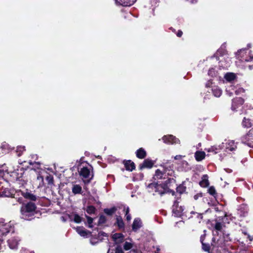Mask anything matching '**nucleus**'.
<instances>
[{"mask_svg":"<svg viewBox=\"0 0 253 253\" xmlns=\"http://www.w3.org/2000/svg\"><path fill=\"white\" fill-rule=\"evenodd\" d=\"M175 180L173 178H168L166 181L165 184H158L157 183H152L148 185V188L150 189L149 192H153L157 193L162 195L166 193L169 192L168 184L172 182H174Z\"/></svg>","mask_w":253,"mask_h":253,"instance_id":"obj_1","label":"nucleus"},{"mask_svg":"<svg viewBox=\"0 0 253 253\" xmlns=\"http://www.w3.org/2000/svg\"><path fill=\"white\" fill-rule=\"evenodd\" d=\"M36 206L33 203H28L23 205L21 209L22 218L26 220H30L31 216L35 213Z\"/></svg>","mask_w":253,"mask_h":253,"instance_id":"obj_2","label":"nucleus"},{"mask_svg":"<svg viewBox=\"0 0 253 253\" xmlns=\"http://www.w3.org/2000/svg\"><path fill=\"white\" fill-rule=\"evenodd\" d=\"M162 169H158L156 170L155 174L154 176L155 180H159L161 179H166L167 176H172L174 175V172L172 169V167L169 166L166 167L165 166L162 167Z\"/></svg>","mask_w":253,"mask_h":253,"instance_id":"obj_3","label":"nucleus"},{"mask_svg":"<svg viewBox=\"0 0 253 253\" xmlns=\"http://www.w3.org/2000/svg\"><path fill=\"white\" fill-rule=\"evenodd\" d=\"M79 174L84 183L89 182L93 177L92 167L90 165L83 167L79 171Z\"/></svg>","mask_w":253,"mask_h":253,"instance_id":"obj_4","label":"nucleus"},{"mask_svg":"<svg viewBox=\"0 0 253 253\" xmlns=\"http://www.w3.org/2000/svg\"><path fill=\"white\" fill-rule=\"evenodd\" d=\"M247 49H241L236 52V57L237 58L239 59L240 61L242 62H253V55L249 53L248 55H246Z\"/></svg>","mask_w":253,"mask_h":253,"instance_id":"obj_5","label":"nucleus"},{"mask_svg":"<svg viewBox=\"0 0 253 253\" xmlns=\"http://www.w3.org/2000/svg\"><path fill=\"white\" fill-rule=\"evenodd\" d=\"M225 48V46L224 44H223L221 47L217 51L215 55L210 58V59L212 60L211 62H223V56L226 53V50Z\"/></svg>","mask_w":253,"mask_h":253,"instance_id":"obj_6","label":"nucleus"},{"mask_svg":"<svg viewBox=\"0 0 253 253\" xmlns=\"http://www.w3.org/2000/svg\"><path fill=\"white\" fill-rule=\"evenodd\" d=\"M221 148L224 149L226 152H232L237 148V144L233 140H225L222 143Z\"/></svg>","mask_w":253,"mask_h":253,"instance_id":"obj_7","label":"nucleus"},{"mask_svg":"<svg viewBox=\"0 0 253 253\" xmlns=\"http://www.w3.org/2000/svg\"><path fill=\"white\" fill-rule=\"evenodd\" d=\"M242 142L248 146L253 147V128L241 138Z\"/></svg>","mask_w":253,"mask_h":253,"instance_id":"obj_8","label":"nucleus"},{"mask_svg":"<svg viewBox=\"0 0 253 253\" xmlns=\"http://www.w3.org/2000/svg\"><path fill=\"white\" fill-rule=\"evenodd\" d=\"M184 208L181 206H179L177 202H175L172 206L173 215L175 217L181 216L183 214Z\"/></svg>","mask_w":253,"mask_h":253,"instance_id":"obj_9","label":"nucleus"},{"mask_svg":"<svg viewBox=\"0 0 253 253\" xmlns=\"http://www.w3.org/2000/svg\"><path fill=\"white\" fill-rule=\"evenodd\" d=\"M164 142L167 144H177L179 143L180 140L172 135H165L163 137Z\"/></svg>","mask_w":253,"mask_h":253,"instance_id":"obj_10","label":"nucleus"},{"mask_svg":"<svg viewBox=\"0 0 253 253\" xmlns=\"http://www.w3.org/2000/svg\"><path fill=\"white\" fill-rule=\"evenodd\" d=\"M16 190L6 188L0 192V197L14 198Z\"/></svg>","mask_w":253,"mask_h":253,"instance_id":"obj_11","label":"nucleus"},{"mask_svg":"<svg viewBox=\"0 0 253 253\" xmlns=\"http://www.w3.org/2000/svg\"><path fill=\"white\" fill-rule=\"evenodd\" d=\"M248 206L245 204L240 205L238 209V214L241 217L246 216L248 214Z\"/></svg>","mask_w":253,"mask_h":253,"instance_id":"obj_12","label":"nucleus"},{"mask_svg":"<svg viewBox=\"0 0 253 253\" xmlns=\"http://www.w3.org/2000/svg\"><path fill=\"white\" fill-rule=\"evenodd\" d=\"M244 102V100L242 98H237L234 99L232 102V109L234 111H235L236 108L243 105Z\"/></svg>","mask_w":253,"mask_h":253,"instance_id":"obj_13","label":"nucleus"},{"mask_svg":"<svg viewBox=\"0 0 253 253\" xmlns=\"http://www.w3.org/2000/svg\"><path fill=\"white\" fill-rule=\"evenodd\" d=\"M76 230L81 236L84 237H87L88 235L91 234V232L85 229L83 227H77Z\"/></svg>","mask_w":253,"mask_h":253,"instance_id":"obj_14","label":"nucleus"},{"mask_svg":"<svg viewBox=\"0 0 253 253\" xmlns=\"http://www.w3.org/2000/svg\"><path fill=\"white\" fill-rule=\"evenodd\" d=\"M142 222L139 218H135L132 225V230L134 232L137 231L142 226Z\"/></svg>","mask_w":253,"mask_h":253,"instance_id":"obj_15","label":"nucleus"},{"mask_svg":"<svg viewBox=\"0 0 253 253\" xmlns=\"http://www.w3.org/2000/svg\"><path fill=\"white\" fill-rule=\"evenodd\" d=\"M136 0H115L117 4L124 6H130L133 4Z\"/></svg>","mask_w":253,"mask_h":253,"instance_id":"obj_16","label":"nucleus"},{"mask_svg":"<svg viewBox=\"0 0 253 253\" xmlns=\"http://www.w3.org/2000/svg\"><path fill=\"white\" fill-rule=\"evenodd\" d=\"M154 165V163L152 160L146 159L144 161L143 163L139 166L140 169H142L144 168H151Z\"/></svg>","mask_w":253,"mask_h":253,"instance_id":"obj_17","label":"nucleus"},{"mask_svg":"<svg viewBox=\"0 0 253 253\" xmlns=\"http://www.w3.org/2000/svg\"><path fill=\"white\" fill-rule=\"evenodd\" d=\"M224 78L226 81L231 82L236 79V74L233 73H227L225 74Z\"/></svg>","mask_w":253,"mask_h":253,"instance_id":"obj_18","label":"nucleus"},{"mask_svg":"<svg viewBox=\"0 0 253 253\" xmlns=\"http://www.w3.org/2000/svg\"><path fill=\"white\" fill-rule=\"evenodd\" d=\"M200 185L203 187H206L209 186V182L207 175H204L202 177V180L200 182Z\"/></svg>","mask_w":253,"mask_h":253,"instance_id":"obj_19","label":"nucleus"},{"mask_svg":"<svg viewBox=\"0 0 253 253\" xmlns=\"http://www.w3.org/2000/svg\"><path fill=\"white\" fill-rule=\"evenodd\" d=\"M206 154L204 151H197L195 153V157L197 161H201L205 157Z\"/></svg>","mask_w":253,"mask_h":253,"instance_id":"obj_20","label":"nucleus"},{"mask_svg":"<svg viewBox=\"0 0 253 253\" xmlns=\"http://www.w3.org/2000/svg\"><path fill=\"white\" fill-rule=\"evenodd\" d=\"M125 166L127 170L132 171L135 169L134 163L129 160L126 161L125 164Z\"/></svg>","mask_w":253,"mask_h":253,"instance_id":"obj_21","label":"nucleus"},{"mask_svg":"<svg viewBox=\"0 0 253 253\" xmlns=\"http://www.w3.org/2000/svg\"><path fill=\"white\" fill-rule=\"evenodd\" d=\"M136 155L137 158L143 159L146 157V152L143 148H141L138 149L136 152Z\"/></svg>","mask_w":253,"mask_h":253,"instance_id":"obj_22","label":"nucleus"},{"mask_svg":"<svg viewBox=\"0 0 253 253\" xmlns=\"http://www.w3.org/2000/svg\"><path fill=\"white\" fill-rule=\"evenodd\" d=\"M212 91L214 96L216 97H219L222 94V90L217 86L213 87Z\"/></svg>","mask_w":253,"mask_h":253,"instance_id":"obj_23","label":"nucleus"},{"mask_svg":"<svg viewBox=\"0 0 253 253\" xmlns=\"http://www.w3.org/2000/svg\"><path fill=\"white\" fill-rule=\"evenodd\" d=\"M72 192L74 194H80L82 191V187L78 184H75L72 187Z\"/></svg>","mask_w":253,"mask_h":253,"instance_id":"obj_24","label":"nucleus"},{"mask_svg":"<svg viewBox=\"0 0 253 253\" xmlns=\"http://www.w3.org/2000/svg\"><path fill=\"white\" fill-rule=\"evenodd\" d=\"M71 219L77 223H80L82 222V217L77 213H74L71 215Z\"/></svg>","mask_w":253,"mask_h":253,"instance_id":"obj_25","label":"nucleus"},{"mask_svg":"<svg viewBox=\"0 0 253 253\" xmlns=\"http://www.w3.org/2000/svg\"><path fill=\"white\" fill-rule=\"evenodd\" d=\"M28 163H29L31 165H33V164H36L38 166H39L40 165V163L39 162H34V163H32V162L27 163L26 161H24V162H23L22 163H20L19 164L20 165H23V166H24V167H25L24 169H26V168H28V166H27ZM19 169H24V168L22 167H21V166H18V168L17 169V170L18 171Z\"/></svg>","mask_w":253,"mask_h":253,"instance_id":"obj_26","label":"nucleus"},{"mask_svg":"<svg viewBox=\"0 0 253 253\" xmlns=\"http://www.w3.org/2000/svg\"><path fill=\"white\" fill-rule=\"evenodd\" d=\"M242 126L244 127H250L252 126V122L250 120L244 118L242 122Z\"/></svg>","mask_w":253,"mask_h":253,"instance_id":"obj_27","label":"nucleus"},{"mask_svg":"<svg viewBox=\"0 0 253 253\" xmlns=\"http://www.w3.org/2000/svg\"><path fill=\"white\" fill-rule=\"evenodd\" d=\"M116 223L117 225L120 228H123L124 227V223L123 220L122 218L120 216H118L116 218Z\"/></svg>","mask_w":253,"mask_h":253,"instance_id":"obj_28","label":"nucleus"},{"mask_svg":"<svg viewBox=\"0 0 253 253\" xmlns=\"http://www.w3.org/2000/svg\"><path fill=\"white\" fill-rule=\"evenodd\" d=\"M113 238L116 242H121L123 240V236L122 234L120 233H116L114 234Z\"/></svg>","mask_w":253,"mask_h":253,"instance_id":"obj_29","label":"nucleus"},{"mask_svg":"<svg viewBox=\"0 0 253 253\" xmlns=\"http://www.w3.org/2000/svg\"><path fill=\"white\" fill-rule=\"evenodd\" d=\"M116 211V208H112L111 209H105L104 210V212L108 215H112Z\"/></svg>","mask_w":253,"mask_h":253,"instance_id":"obj_30","label":"nucleus"},{"mask_svg":"<svg viewBox=\"0 0 253 253\" xmlns=\"http://www.w3.org/2000/svg\"><path fill=\"white\" fill-rule=\"evenodd\" d=\"M24 197L26 198L29 199L32 201H36V199H37L35 195H33V194L30 193H25Z\"/></svg>","mask_w":253,"mask_h":253,"instance_id":"obj_31","label":"nucleus"},{"mask_svg":"<svg viewBox=\"0 0 253 253\" xmlns=\"http://www.w3.org/2000/svg\"><path fill=\"white\" fill-rule=\"evenodd\" d=\"M9 248L14 249L16 248V242L12 239H9L7 241Z\"/></svg>","mask_w":253,"mask_h":253,"instance_id":"obj_32","label":"nucleus"},{"mask_svg":"<svg viewBox=\"0 0 253 253\" xmlns=\"http://www.w3.org/2000/svg\"><path fill=\"white\" fill-rule=\"evenodd\" d=\"M124 210L126 212V219L127 221H130L131 217L130 214L129 213V210L128 207L125 208Z\"/></svg>","mask_w":253,"mask_h":253,"instance_id":"obj_33","label":"nucleus"},{"mask_svg":"<svg viewBox=\"0 0 253 253\" xmlns=\"http://www.w3.org/2000/svg\"><path fill=\"white\" fill-rule=\"evenodd\" d=\"M95 208L92 206H88L86 208V212L88 214L94 213L95 212Z\"/></svg>","mask_w":253,"mask_h":253,"instance_id":"obj_34","label":"nucleus"},{"mask_svg":"<svg viewBox=\"0 0 253 253\" xmlns=\"http://www.w3.org/2000/svg\"><path fill=\"white\" fill-rule=\"evenodd\" d=\"M25 150L24 146H18L17 147V154L18 156H20L22 153Z\"/></svg>","mask_w":253,"mask_h":253,"instance_id":"obj_35","label":"nucleus"},{"mask_svg":"<svg viewBox=\"0 0 253 253\" xmlns=\"http://www.w3.org/2000/svg\"><path fill=\"white\" fill-rule=\"evenodd\" d=\"M132 247V245L129 242H126L124 245V249L126 251L130 250Z\"/></svg>","mask_w":253,"mask_h":253,"instance_id":"obj_36","label":"nucleus"},{"mask_svg":"<svg viewBox=\"0 0 253 253\" xmlns=\"http://www.w3.org/2000/svg\"><path fill=\"white\" fill-rule=\"evenodd\" d=\"M46 180L48 183L50 185L53 184V177L52 175H47L45 178Z\"/></svg>","mask_w":253,"mask_h":253,"instance_id":"obj_37","label":"nucleus"},{"mask_svg":"<svg viewBox=\"0 0 253 253\" xmlns=\"http://www.w3.org/2000/svg\"><path fill=\"white\" fill-rule=\"evenodd\" d=\"M86 218H87V222L88 224V227L89 228H92L93 227V226L92 225V223L93 222V218L89 216H86Z\"/></svg>","mask_w":253,"mask_h":253,"instance_id":"obj_38","label":"nucleus"},{"mask_svg":"<svg viewBox=\"0 0 253 253\" xmlns=\"http://www.w3.org/2000/svg\"><path fill=\"white\" fill-rule=\"evenodd\" d=\"M208 75L210 76L213 77L216 75V72L213 69H211L209 70Z\"/></svg>","mask_w":253,"mask_h":253,"instance_id":"obj_39","label":"nucleus"},{"mask_svg":"<svg viewBox=\"0 0 253 253\" xmlns=\"http://www.w3.org/2000/svg\"><path fill=\"white\" fill-rule=\"evenodd\" d=\"M209 193L212 196H214L216 194V191L214 187L211 186L208 189Z\"/></svg>","mask_w":253,"mask_h":253,"instance_id":"obj_40","label":"nucleus"},{"mask_svg":"<svg viewBox=\"0 0 253 253\" xmlns=\"http://www.w3.org/2000/svg\"><path fill=\"white\" fill-rule=\"evenodd\" d=\"M215 229L217 231H220L222 228V224L220 222H216L214 226Z\"/></svg>","mask_w":253,"mask_h":253,"instance_id":"obj_41","label":"nucleus"},{"mask_svg":"<svg viewBox=\"0 0 253 253\" xmlns=\"http://www.w3.org/2000/svg\"><path fill=\"white\" fill-rule=\"evenodd\" d=\"M234 89V88L233 86H231L229 88L226 89V91L229 96H231L233 95V92L231 91V90Z\"/></svg>","mask_w":253,"mask_h":253,"instance_id":"obj_42","label":"nucleus"},{"mask_svg":"<svg viewBox=\"0 0 253 253\" xmlns=\"http://www.w3.org/2000/svg\"><path fill=\"white\" fill-rule=\"evenodd\" d=\"M217 150V148L214 147H211L208 149V151L209 152H213L214 154H216L218 152Z\"/></svg>","mask_w":253,"mask_h":253,"instance_id":"obj_43","label":"nucleus"},{"mask_svg":"<svg viewBox=\"0 0 253 253\" xmlns=\"http://www.w3.org/2000/svg\"><path fill=\"white\" fill-rule=\"evenodd\" d=\"M244 92H245L244 89L242 87H239V88L236 89L235 91V93L237 95L240 94L242 93H244Z\"/></svg>","mask_w":253,"mask_h":253,"instance_id":"obj_44","label":"nucleus"},{"mask_svg":"<svg viewBox=\"0 0 253 253\" xmlns=\"http://www.w3.org/2000/svg\"><path fill=\"white\" fill-rule=\"evenodd\" d=\"M106 221V218H105V216L104 215H101L100 217H99V223H104Z\"/></svg>","mask_w":253,"mask_h":253,"instance_id":"obj_45","label":"nucleus"},{"mask_svg":"<svg viewBox=\"0 0 253 253\" xmlns=\"http://www.w3.org/2000/svg\"><path fill=\"white\" fill-rule=\"evenodd\" d=\"M177 191L180 193H182L183 192L185 191V188L183 186H179L177 188Z\"/></svg>","mask_w":253,"mask_h":253,"instance_id":"obj_46","label":"nucleus"},{"mask_svg":"<svg viewBox=\"0 0 253 253\" xmlns=\"http://www.w3.org/2000/svg\"><path fill=\"white\" fill-rule=\"evenodd\" d=\"M6 171H4L3 169H0V179L3 178Z\"/></svg>","mask_w":253,"mask_h":253,"instance_id":"obj_47","label":"nucleus"},{"mask_svg":"<svg viewBox=\"0 0 253 253\" xmlns=\"http://www.w3.org/2000/svg\"><path fill=\"white\" fill-rule=\"evenodd\" d=\"M123 250L121 247L118 246L116 248L115 253H123Z\"/></svg>","mask_w":253,"mask_h":253,"instance_id":"obj_48","label":"nucleus"},{"mask_svg":"<svg viewBox=\"0 0 253 253\" xmlns=\"http://www.w3.org/2000/svg\"><path fill=\"white\" fill-rule=\"evenodd\" d=\"M20 253H34V252L28 251L26 249H24L21 251Z\"/></svg>","mask_w":253,"mask_h":253,"instance_id":"obj_49","label":"nucleus"},{"mask_svg":"<svg viewBox=\"0 0 253 253\" xmlns=\"http://www.w3.org/2000/svg\"><path fill=\"white\" fill-rule=\"evenodd\" d=\"M201 242H202V245H203V249H204L205 251H209V247H208V246H205V244L203 243V241H201Z\"/></svg>","mask_w":253,"mask_h":253,"instance_id":"obj_50","label":"nucleus"},{"mask_svg":"<svg viewBox=\"0 0 253 253\" xmlns=\"http://www.w3.org/2000/svg\"><path fill=\"white\" fill-rule=\"evenodd\" d=\"M202 196L201 194H197L194 196V198L195 200H197L199 197H201Z\"/></svg>","mask_w":253,"mask_h":253,"instance_id":"obj_51","label":"nucleus"},{"mask_svg":"<svg viewBox=\"0 0 253 253\" xmlns=\"http://www.w3.org/2000/svg\"><path fill=\"white\" fill-rule=\"evenodd\" d=\"M37 179L39 180H41L42 183H43V178L42 176L41 175L38 176Z\"/></svg>","mask_w":253,"mask_h":253,"instance_id":"obj_52","label":"nucleus"},{"mask_svg":"<svg viewBox=\"0 0 253 253\" xmlns=\"http://www.w3.org/2000/svg\"><path fill=\"white\" fill-rule=\"evenodd\" d=\"M228 234L224 235V238H225V241L226 242H227L229 240H230L229 238L228 237Z\"/></svg>","mask_w":253,"mask_h":253,"instance_id":"obj_53","label":"nucleus"},{"mask_svg":"<svg viewBox=\"0 0 253 253\" xmlns=\"http://www.w3.org/2000/svg\"><path fill=\"white\" fill-rule=\"evenodd\" d=\"M182 35V32L181 31L179 30L177 33V36L178 37H181Z\"/></svg>","mask_w":253,"mask_h":253,"instance_id":"obj_54","label":"nucleus"},{"mask_svg":"<svg viewBox=\"0 0 253 253\" xmlns=\"http://www.w3.org/2000/svg\"><path fill=\"white\" fill-rule=\"evenodd\" d=\"M182 157V156H181V155H176V156L174 157V159L175 160H178V159H181Z\"/></svg>","mask_w":253,"mask_h":253,"instance_id":"obj_55","label":"nucleus"},{"mask_svg":"<svg viewBox=\"0 0 253 253\" xmlns=\"http://www.w3.org/2000/svg\"><path fill=\"white\" fill-rule=\"evenodd\" d=\"M196 1H197V0H191L192 3H194L195 2H196Z\"/></svg>","mask_w":253,"mask_h":253,"instance_id":"obj_56","label":"nucleus"},{"mask_svg":"<svg viewBox=\"0 0 253 253\" xmlns=\"http://www.w3.org/2000/svg\"><path fill=\"white\" fill-rule=\"evenodd\" d=\"M206 86H210V83H208V84H207Z\"/></svg>","mask_w":253,"mask_h":253,"instance_id":"obj_57","label":"nucleus"},{"mask_svg":"<svg viewBox=\"0 0 253 253\" xmlns=\"http://www.w3.org/2000/svg\"><path fill=\"white\" fill-rule=\"evenodd\" d=\"M107 253H111L110 250H109Z\"/></svg>","mask_w":253,"mask_h":253,"instance_id":"obj_58","label":"nucleus"},{"mask_svg":"<svg viewBox=\"0 0 253 253\" xmlns=\"http://www.w3.org/2000/svg\"><path fill=\"white\" fill-rule=\"evenodd\" d=\"M248 46L249 48H250L251 47V46H250V45L249 44H248Z\"/></svg>","mask_w":253,"mask_h":253,"instance_id":"obj_59","label":"nucleus"},{"mask_svg":"<svg viewBox=\"0 0 253 253\" xmlns=\"http://www.w3.org/2000/svg\"><path fill=\"white\" fill-rule=\"evenodd\" d=\"M251 67H252V66H249V68H250V69H252V68H251Z\"/></svg>","mask_w":253,"mask_h":253,"instance_id":"obj_60","label":"nucleus"},{"mask_svg":"<svg viewBox=\"0 0 253 253\" xmlns=\"http://www.w3.org/2000/svg\"><path fill=\"white\" fill-rule=\"evenodd\" d=\"M192 213H195L194 212H191Z\"/></svg>","mask_w":253,"mask_h":253,"instance_id":"obj_61","label":"nucleus"},{"mask_svg":"<svg viewBox=\"0 0 253 253\" xmlns=\"http://www.w3.org/2000/svg\"><path fill=\"white\" fill-rule=\"evenodd\" d=\"M40 186H42V184H40Z\"/></svg>","mask_w":253,"mask_h":253,"instance_id":"obj_62","label":"nucleus"}]
</instances>
